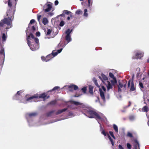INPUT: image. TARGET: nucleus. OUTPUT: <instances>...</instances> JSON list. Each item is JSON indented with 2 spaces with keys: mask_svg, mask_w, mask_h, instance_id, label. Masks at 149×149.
<instances>
[{
  "mask_svg": "<svg viewBox=\"0 0 149 149\" xmlns=\"http://www.w3.org/2000/svg\"><path fill=\"white\" fill-rule=\"evenodd\" d=\"M107 136L109 138V140H110V141L111 142V143L112 144V146H113L114 145V143L113 142V139L111 138V137L109 136V134H108V133H107Z\"/></svg>",
  "mask_w": 149,
  "mask_h": 149,
  "instance_id": "obj_23",
  "label": "nucleus"
},
{
  "mask_svg": "<svg viewBox=\"0 0 149 149\" xmlns=\"http://www.w3.org/2000/svg\"><path fill=\"white\" fill-rule=\"evenodd\" d=\"M130 119V120H132L134 119V117L133 116H130L129 117Z\"/></svg>",
  "mask_w": 149,
  "mask_h": 149,
  "instance_id": "obj_43",
  "label": "nucleus"
},
{
  "mask_svg": "<svg viewBox=\"0 0 149 149\" xmlns=\"http://www.w3.org/2000/svg\"><path fill=\"white\" fill-rule=\"evenodd\" d=\"M36 29L34 26H32L31 29V32H33Z\"/></svg>",
  "mask_w": 149,
  "mask_h": 149,
  "instance_id": "obj_40",
  "label": "nucleus"
},
{
  "mask_svg": "<svg viewBox=\"0 0 149 149\" xmlns=\"http://www.w3.org/2000/svg\"><path fill=\"white\" fill-rule=\"evenodd\" d=\"M102 88L104 91H106V88L104 86H102Z\"/></svg>",
  "mask_w": 149,
  "mask_h": 149,
  "instance_id": "obj_50",
  "label": "nucleus"
},
{
  "mask_svg": "<svg viewBox=\"0 0 149 149\" xmlns=\"http://www.w3.org/2000/svg\"><path fill=\"white\" fill-rule=\"evenodd\" d=\"M49 97V96H48L47 97V98H48V97Z\"/></svg>",
  "mask_w": 149,
  "mask_h": 149,
  "instance_id": "obj_60",
  "label": "nucleus"
},
{
  "mask_svg": "<svg viewBox=\"0 0 149 149\" xmlns=\"http://www.w3.org/2000/svg\"><path fill=\"white\" fill-rule=\"evenodd\" d=\"M144 78H144V77H143V78L142 79H143V80H144Z\"/></svg>",
  "mask_w": 149,
  "mask_h": 149,
  "instance_id": "obj_62",
  "label": "nucleus"
},
{
  "mask_svg": "<svg viewBox=\"0 0 149 149\" xmlns=\"http://www.w3.org/2000/svg\"><path fill=\"white\" fill-rule=\"evenodd\" d=\"M64 24H65L64 22L63 21H62L60 22L59 25L61 26H64Z\"/></svg>",
  "mask_w": 149,
  "mask_h": 149,
  "instance_id": "obj_38",
  "label": "nucleus"
},
{
  "mask_svg": "<svg viewBox=\"0 0 149 149\" xmlns=\"http://www.w3.org/2000/svg\"><path fill=\"white\" fill-rule=\"evenodd\" d=\"M118 148L119 149H124L123 146L120 145H119Z\"/></svg>",
  "mask_w": 149,
  "mask_h": 149,
  "instance_id": "obj_46",
  "label": "nucleus"
},
{
  "mask_svg": "<svg viewBox=\"0 0 149 149\" xmlns=\"http://www.w3.org/2000/svg\"><path fill=\"white\" fill-rule=\"evenodd\" d=\"M100 92V95L101 98L104 103H105L106 102V99L109 100V94H107V95H105L104 92L102 91V90L99 89Z\"/></svg>",
  "mask_w": 149,
  "mask_h": 149,
  "instance_id": "obj_6",
  "label": "nucleus"
},
{
  "mask_svg": "<svg viewBox=\"0 0 149 149\" xmlns=\"http://www.w3.org/2000/svg\"><path fill=\"white\" fill-rule=\"evenodd\" d=\"M52 32V30L50 29H48L46 33L47 35H49Z\"/></svg>",
  "mask_w": 149,
  "mask_h": 149,
  "instance_id": "obj_34",
  "label": "nucleus"
},
{
  "mask_svg": "<svg viewBox=\"0 0 149 149\" xmlns=\"http://www.w3.org/2000/svg\"><path fill=\"white\" fill-rule=\"evenodd\" d=\"M88 10L87 9H85L84 10V16L85 17H87L88 16V13H87Z\"/></svg>",
  "mask_w": 149,
  "mask_h": 149,
  "instance_id": "obj_27",
  "label": "nucleus"
},
{
  "mask_svg": "<svg viewBox=\"0 0 149 149\" xmlns=\"http://www.w3.org/2000/svg\"><path fill=\"white\" fill-rule=\"evenodd\" d=\"M60 87L58 86H56L54 87L53 89L52 90V91H55L56 90H57L58 91L59 90Z\"/></svg>",
  "mask_w": 149,
  "mask_h": 149,
  "instance_id": "obj_33",
  "label": "nucleus"
},
{
  "mask_svg": "<svg viewBox=\"0 0 149 149\" xmlns=\"http://www.w3.org/2000/svg\"><path fill=\"white\" fill-rule=\"evenodd\" d=\"M51 56H52V55L51 54H49L48 55L46 58H45L44 57H42L41 59L43 61L47 62L49 61L51 59L50 57Z\"/></svg>",
  "mask_w": 149,
  "mask_h": 149,
  "instance_id": "obj_14",
  "label": "nucleus"
},
{
  "mask_svg": "<svg viewBox=\"0 0 149 149\" xmlns=\"http://www.w3.org/2000/svg\"><path fill=\"white\" fill-rule=\"evenodd\" d=\"M147 62L149 63V58L147 59Z\"/></svg>",
  "mask_w": 149,
  "mask_h": 149,
  "instance_id": "obj_56",
  "label": "nucleus"
},
{
  "mask_svg": "<svg viewBox=\"0 0 149 149\" xmlns=\"http://www.w3.org/2000/svg\"><path fill=\"white\" fill-rule=\"evenodd\" d=\"M88 7H90L92 5V4H93L92 1H91V0H88Z\"/></svg>",
  "mask_w": 149,
  "mask_h": 149,
  "instance_id": "obj_30",
  "label": "nucleus"
},
{
  "mask_svg": "<svg viewBox=\"0 0 149 149\" xmlns=\"http://www.w3.org/2000/svg\"><path fill=\"white\" fill-rule=\"evenodd\" d=\"M63 49L62 48H61L59 50H58L56 52H55L54 51H53L51 54L52 55V56H51L50 58L51 59L52 58H53L55 56H56L58 53L61 52Z\"/></svg>",
  "mask_w": 149,
  "mask_h": 149,
  "instance_id": "obj_13",
  "label": "nucleus"
},
{
  "mask_svg": "<svg viewBox=\"0 0 149 149\" xmlns=\"http://www.w3.org/2000/svg\"><path fill=\"white\" fill-rule=\"evenodd\" d=\"M67 110V108H64L62 109L59 110L56 113V115H58L65 111Z\"/></svg>",
  "mask_w": 149,
  "mask_h": 149,
  "instance_id": "obj_20",
  "label": "nucleus"
},
{
  "mask_svg": "<svg viewBox=\"0 0 149 149\" xmlns=\"http://www.w3.org/2000/svg\"><path fill=\"white\" fill-rule=\"evenodd\" d=\"M99 78L101 80L103 83L106 85L107 90L109 91L112 87L110 82L108 81L107 77L103 74H102L101 76H99Z\"/></svg>",
  "mask_w": 149,
  "mask_h": 149,
  "instance_id": "obj_4",
  "label": "nucleus"
},
{
  "mask_svg": "<svg viewBox=\"0 0 149 149\" xmlns=\"http://www.w3.org/2000/svg\"><path fill=\"white\" fill-rule=\"evenodd\" d=\"M109 134H110V135H111V136L114 139H116V138L115 137V136H114V135H113V132H111V131H110L109 132Z\"/></svg>",
  "mask_w": 149,
  "mask_h": 149,
  "instance_id": "obj_36",
  "label": "nucleus"
},
{
  "mask_svg": "<svg viewBox=\"0 0 149 149\" xmlns=\"http://www.w3.org/2000/svg\"><path fill=\"white\" fill-rule=\"evenodd\" d=\"M139 86L142 88H143L142 83L140 81L139 83Z\"/></svg>",
  "mask_w": 149,
  "mask_h": 149,
  "instance_id": "obj_44",
  "label": "nucleus"
},
{
  "mask_svg": "<svg viewBox=\"0 0 149 149\" xmlns=\"http://www.w3.org/2000/svg\"><path fill=\"white\" fill-rule=\"evenodd\" d=\"M70 17H72V14H70Z\"/></svg>",
  "mask_w": 149,
  "mask_h": 149,
  "instance_id": "obj_58",
  "label": "nucleus"
},
{
  "mask_svg": "<svg viewBox=\"0 0 149 149\" xmlns=\"http://www.w3.org/2000/svg\"><path fill=\"white\" fill-rule=\"evenodd\" d=\"M48 21L47 19L45 17L44 18L42 19V23L45 25H46L48 23Z\"/></svg>",
  "mask_w": 149,
  "mask_h": 149,
  "instance_id": "obj_21",
  "label": "nucleus"
},
{
  "mask_svg": "<svg viewBox=\"0 0 149 149\" xmlns=\"http://www.w3.org/2000/svg\"><path fill=\"white\" fill-rule=\"evenodd\" d=\"M82 91L84 93H86V87H84L83 88H82L81 89Z\"/></svg>",
  "mask_w": 149,
  "mask_h": 149,
  "instance_id": "obj_42",
  "label": "nucleus"
},
{
  "mask_svg": "<svg viewBox=\"0 0 149 149\" xmlns=\"http://www.w3.org/2000/svg\"><path fill=\"white\" fill-rule=\"evenodd\" d=\"M93 81L94 83L95 84V85L97 86V87L98 88H100V86L98 84L97 80L95 78H93Z\"/></svg>",
  "mask_w": 149,
  "mask_h": 149,
  "instance_id": "obj_22",
  "label": "nucleus"
},
{
  "mask_svg": "<svg viewBox=\"0 0 149 149\" xmlns=\"http://www.w3.org/2000/svg\"><path fill=\"white\" fill-rule=\"evenodd\" d=\"M56 103V101L55 100H54L50 102V104H54Z\"/></svg>",
  "mask_w": 149,
  "mask_h": 149,
  "instance_id": "obj_45",
  "label": "nucleus"
},
{
  "mask_svg": "<svg viewBox=\"0 0 149 149\" xmlns=\"http://www.w3.org/2000/svg\"><path fill=\"white\" fill-rule=\"evenodd\" d=\"M104 119L101 121V120H100V123H98L100 124V130L101 132V133L103 134L104 136H107V133H108L106 132L103 129V127L101 125V124L100 123V121L101 122H103L106 119L105 117L104 116Z\"/></svg>",
  "mask_w": 149,
  "mask_h": 149,
  "instance_id": "obj_12",
  "label": "nucleus"
},
{
  "mask_svg": "<svg viewBox=\"0 0 149 149\" xmlns=\"http://www.w3.org/2000/svg\"><path fill=\"white\" fill-rule=\"evenodd\" d=\"M127 83V81H123L122 82L119 81V85L118 86V92H120L121 91V88L123 87L125 88L126 86V84Z\"/></svg>",
  "mask_w": 149,
  "mask_h": 149,
  "instance_id": "obj_8",
  "label": "nucleus"
},
{
  "mask_svg": "<svg viewBox=\"0 0 149 149\" xmlns=\"http://www.w3.org/2000/svg\"><path fill=\"white\" fill-rule=\"evenodd\" d=\"M72 29L70 30V29H68L65 32V33L66 35H70V33L72 31Z\"/></svg>",
  "mask_w": 149,
  "mask_h": 149,
  "instance_id": "obj_24",
  "label": "nucleus"
},
{
  "mask_svg": "<svg viewBox=\"0 0 149 149\" xmlns=\"http://www.w3.org/2000/svg\"><path fill=\"white\" fill-rule=\"evenodd\" d=\"M70 102L71 104H74L78 106L77 108L79 109V111H81L89 118H95L98 123H100L99 120L102 121L104 119V116L102 114L99 115L97 113L90 108L86 107L83 103L72 100Z\"/></svg>",
  "mask_w": 149,
  "mask_h": 149,
  "instance_id": "obj_1",
  "label": "nucleus"
},
{
  "mask_svg": "<svg viewBox=\"0 0 149 149\" xmlns=\"http://www.w3.org/2000/svg\"><path fill=\"white\" fill-rule=\"evenodd\" d=\"M6 36L5 33H3L2 36L3 41H5L6 40Z\"/></svg>",
  "mask_w": 149,
  "mask_h": 149,
  "instance_id": "obj_29",
  "label": "nucleus"
},
{
  "mask_svg": "<svg viewBox=\"0 0 149 149\" xmlns=\"http://www.w3.org/2000/svg\"><path fill=\"white\" fill-rule=\"evenodd\" d=\"M118 148L119 149H124L123 146L120 145H119Z\"/></svg>",
  "mask_w": 149,
  "mask_h": 149,
  "instance_id": "obj_47",
  "label": "nucleus"
},
{
  "mask_svg": "<svg viewBox=\"0 0 149 149\" xmlns=\"http://www.w3.org/2000/svg\"><path fill=\"white\" fill-rule=\"evenodd\" d=\"M41 15H38V18H37L38 20V21L39 22H40V20L41 18Z\"/></svg>",
  "mask_w": 149,
  "mask_h": 149,
  "instance_id": "obj_49",
  "label": "nucleus"
},
{
  "mask_svg": "<svg viewBox=\"0 0 149 149\" xmlns=\"http://www.w3.org/2000/svg\"><path fill=\"white\" fill-rule=\"evenodd\" d=\"M81 1H83L84 0H79Z\"/></svg>",
  "mask_w": 149,
  "mask_h": 149,
  "instance_id": "obj_61",
  "label": "nucleus"
},
{
  "mask_svg": "<svg viewBox=\"0 0 149 149\" xmlns=\"http://www.w3.org/2000/svg\"><path fill=\"white\" fill-rule=\"evenodd\" d=\"M127 136L130 137H132V135L131 133L128 132L127 134Z\"/></svg>",
  "mask_w": 149,
  "mask_h": 149,
  "instance_id": "obj_41",
  "label": "nucleus"
},
{
  "mask_svg": "<svg viewBox=\"0 0 149 149\" xmlns=\"http://www.w3.org/2000/svg\"><path fill=\"white\" fill-rule=\"evenodd\" d=\"M36 115V113H32L26 114V117L29 123V125L30 126H31L32 125L31 121V119L33 117L35 116Z\"/></svg>",
  "mask_w": 149,
  "mask_h": 149,
  "instance_id": "obj_7",
  "label": "nucleus"
},
{
  "mask_svg": "<svg viewBox=\"0 0 149 149\" xmlns=\"http://www.w3.org/2000/svg\"><path fill=\"white\" fill-rule=\"evenodd\" d=\"M134 143V149H140L139 144L136 139H135Z\"/></svg>",
  "mask_w": 149,
  "mask_h": 149,
  "instance_id": "obj_15",
  "label": "nucleus"
},
{
  "mask_svg": "<svg viewBox=\"0 0 149 149\" xmlns=\"http://www.w3.org/2000/svg\"><path fill=\"white\" fill-rule=\"evenodd\" d=\"M54 112V111H51V112H49V113H48V114H47V116H49L50 115H51V114Z\"/></svg>",
  "mask_w": 149,
  "mask_h": 149,
  "instance_id": "obj_52",
  "label": "nucleus"
},
{
  "mask_svg": "<svg viewBox=\"0 0 149 149\" xmlns=\"http://www.w3.org/2000/svg\"><path fill=\"white\" fill-rule=\"evenodd\" d=\"M113 127L116 132L118 133V126L115 124H113Z\"/></svg>",
  "mask_w": 149,
  "mask_h": 149,
  "instance_id": "obj_26",
  "label": "nucleus"
},
{
  "mask_svg": "<svg viewBox=\"0 0 149 149\" xmlns=\"http://www.w3.org/2000/svg\"><path fill=\"white\" fill-rule=\"evenodd\" d=\"M110 81L111 83V84L110 83V84L112 86L111 88H110V89H112L113 86L114 85L116 84L117 81L116 78H115L113 79V80H111Z\"/></svg>",
  "mask_w": 149,
  "mask_h": 149,
  "instance_id": "obj_18",
  "label": "nucleus"
},
{
  "mask_svg": "<svg viewBox=\"0 0 149 149\" xmlns=\"http://www.w3.org/2000/svg\"><path fill=\"white\" fill-rule=\"evenodd\" d=\"M58 3V1L56 0L55 1L54 4L55 5H57Z\"/></svg>",
  "mask_w": 149,
  "mask_h": 149,
  "instance_id": "obj_51",
  "label": "nucleus"
},
{
  "mask_svg": "<svg viewBox=\"0 0 149 149\" xmlns=\"http://www.w3.org/2000/svg\"><path fill=\"white\" fill-rule=\"evenodd\" d=\"M35 22V20L34 19H32V20H31L30 21V22L29 24V26L26 31L27 35H28L29 34V32L28 31V29L29 28L30 26L31 25V24L33 23L34 22Z\"/></svg>",
  "mask_w": 149,
  "mask_h": 149,
  "instance_id": "obj_17",
  "label": "nucleus"
},
{
  "mask_svg": "<svg viewBox=\"0 0 149 149\" xmlns=\"http://www.w3.org/2000/svg\"><path fill=\"white\" fill-rule=\"evenodd\" d=\"M130 105H129L128 106V107H129V106H130Z\"/></svg>",
  "mask_w": 149,
  "mask_h": 149,
  "instance_id": "obj_64",
  "label": "nucleus"
},
{
  "mask_svg": "<svg viewBox=\"0 0 149 149\" xmlns=\"http://www.w3.org/2000/svg\"><path fill=\"white\" fill-rule=\"evenodd\" d=\"M148 75L149 76V72H148Z\"/></svg>",
  "mask_w": 149,
  "mask_h": 149,
  "instance_id": "obj_63",
  "label": "nucleus"
},
{
  "mask_svg": "<svg viewBox=\"0 0 149 149\" xmlns=\"http://www.w3.org/2000/svg\"><path fill=\"white\" fill-rule=\"evenodd\" d=\"M60 16H62V17H65V14L63 13L61 14V15H59Z\"/></svg>",
  "mask_w": 149,
  "mask_h": 149,
  "instance_id": "obj_54",
  "label": "nucleus"
},
{
  "mask_svg": "<svg viewBox=\"0 0 149 149\" xmlns=\"http://www.w3.org/2000/svg\"><path fill=\"white\" fill-rule=\"evenodd\" d=\"M52 7V4L50 2L47 3L44 6L43 10L45 12H47L50 10Z\"/></svg>",
  "mask_w": 149,
  "mask_h": 149,
  "instance_id": "obj_9",
  "label": "nucleus"
},
{
  "mask_svg": "<svg viewBox=\"0 0 149 149\" xmlns=\"http://www.w3.org/2000/svg\"><path fill=\"white\" fill-rule=\"evenodd\" d=\"M127 86L130 88V91H134L135 89V88L132 81L131 80H129L127 84Z\"/></svg>",
  "mask_w": 149,
  "mask_h": 149,
  "instance_id": "obj_11",
  "label": "nucleus"
},
{
  "mask_svg": "<svg viewBox=\"0 0 149 149\" xmlns=\"http://www.w3.org/2000/svg\"><path fill=\"white\" fill-rule=\"evenodd\" d=\"M27 44L32 51H35L39 47V41L37 38H34L32 34L30 33L27 38Z\"/></svg>",
  "mask_w": 149,
  "mask_h": 149,
  "instance_id": "obj_3",
  "label": "nucleus"
},
{
  "mask_svg": "<svg viewBox=\"0 0 149 149\" xmlns=\"http://www.w3.org/2000/svg\"><path fill=\"white\" fill-rule=\"evenodd\" d=\"M22 91H19L17 92V94L15 95L13 97V99L15 100H20L21 101V102L24 103H27V102H37L39 101V100L36 101V99L37 100L39 99V98H43L45 100V97H46L45 93H43L39 96L38 95L36 94L33 96L29 97L27 99L25 97H24V98H23V100H22V96L21 95V93H22Z\"/></svg>",
  "mask_w": 149,
  "mask_h": 149,
  "instance_id": "obj_2",
  "label": "nucleus"
},
{
  "mask_svg": "<svg viewBox=\"0 0 149 149\" xmlns=\"http://www.w3.org/2000/svg\"><path fill=\"white\" fill-rule=\"evenodd\" d=\"M95 102L96 103H99L100 105L102 106L103 105L100 102L99 98L98 97H96V99L95 100Z\"/></svg>",
  "mask_w": 149,
  "mask_h": 149,
  "instance_id": "obj_25",
  "label": "nucleus"
},
{
  "mask_svg": "<svg viewBox=\"0 0 149 149\" xmlns=\"http://www.w3.org/2000/svg\"><path fill=\"white\" fill-rule=\"evenodd\" d=\"M65 40L68 42L67 44L70 42L72 40L71 35H66L65 37Z\"/></svg>",
  "mask_w": 149,
  "mask_h": 149,
  "instance_id": "obj_19",
  "label": "nucleus"
},
{
  "mask_svg": "<svg viewBox=\"0 0 149 149\" xmlns=\"http://www.w3.org/2000/svg\"><path fill=\"white\" fill-rule=\"evenodd\" d=\"M109 77L112 79L116 78L114 76L113 74L111 72H109Z\"/></svg>",
  "mask_w": 149,
  "mask_h": 149,
  "instance_id": "obj_32",
  "label": "nucleus"
},
{
  "mask_svg": "<svg viewBox=\"0 0 149 149\" xmlns=\"http://www.w3.org/2000/svg\"><path fill=\"white\" fill-rule=\"evenodd\" d=\"M143 111L147 112L148 111V107L146 106H145L142 109Z\"/></svg>",
  "mask_w": 149,
  "mask_h": 149,
  "instance_id": "obj_31",
  "label": "nucleus"
},
{
  "mask_svg": "<svg viewBox=\"0 0 149 149\" xmlns=\"http://www.w3.org/2000/svg\"><path fill=\"white\" fill-rule=\"evenodd\" d=\"M70 19V17H68L67 18V19L68 20H69Z\"/></svg>",
  "mask_w": 149,
  "mask_h": 149,
  "instance_id": "obj_55",
  "label": "nucleus"
},
{
  "mask_svg": "<svg viewBox=\"0 0 149 149\" xmlns=\"http://www.w3.org/2000/svg\"><path fill=\"white\" fill-rule=\"evenodd\" d=\"M81 11L80 10H79L76 11V13L77 14H80L81 13Z\"/></svg>",
  "mask_w": 149,
  "mask_h": 149,
  "instance_id": "obj_39",
  "label": "nucleus"
},
{
  "mask_svg": "<svg viewBox=\"0 0 149 149\" xmlns=\"http://www.w3.org/2000/svg\"><path fill=\"white\" fill-rule=\"evenodd\" d=\"M50 14V15L51 16H52V13H51Z\"/></svg>",
  "mask_w": 149,
  "mask_h": 149,
  "instance_id": "obj_59",
  "label": "nucleus"
},
{
  "mask_svg": "<svg viewBox=\"0 0 149 149\" xmlns=\"http://www.w3.org/2000/svg\"><path fill=\"white\" fill-rule=\"evenodd\" d=\"M93 88L92 86H90L89 87V93L91 94H92L93 93Z\"/></svg>",
  "mask_w": 149,
  "mask_h": 149,
  "instance_id": "obj_28",
  "label": "nucleus"
},
{
  "mask_svg": "<svg viewBox=\"0 0 149 149\" xmlns=\"http://www.w3.org/2000/svg\"><path fill=\"white\" fill-rule=\"evenodd\" d=\"M69 116H71V117H73V116H74L73 115L72 113L71 112H69Z\"/></svg>",
  "mask_w": 149,
  "mask_h": 149,
  "instance_id": "obj_53",
  "label": "nucleus"
},
{
  "mask_svg": "<svg viewBox=\"0 0 149 149\" xmlns=\"http://www.w3.org/2000/svg\"><path fill=\"white\" fill-rule=\"evenodd\" d=\"M135 55L133 56L132 58L133 59H140L141 57L143 56L144 55V52L142 51H135Z\"/></svg>",
  "mask_w": 149,
  "mask_h": 149,
  "instance_id": "obj_5",
  "label": "nucleus"
},
{
  "mask_svg": "<svg viewBox=\"0 0 149 149\" xmlns=\"http://www.w3.org/2000/svg\"><path fill=\"white\" fill-rule=\"evenodd\" d=\"M127 148L128 149H131V145L128 143H127Z\"/></svg>",
  "mask_w": 149,
  "mask_h": 149,
  "instance_id": "obj_37",
  "label": "nucleus"
},
{
  "mask_svg": "<svg viewBox=\"0 0 149 149\" xmlns=\"http://www.w3.org/2000/svg\"><path fill=\"white\" fill-rule=\"evenodd\" d=\"M65 87H67L69 88H73L74 90H77L78 88V87L77 86L73 84H72L68 86H65L63 87V88Z\"/></svg>",
  "mask_w": 149,
  "mask_h": 149,
  "instance_id": "obj_16",
  "label": "nucleus"
},
{
  "mask_svg": "<svg viewBox=\"0 0 149 149\" xmlns=\"http://www.w3.org/2000/svg\"><path fill=\"white\" fill-rule=\"evenodd\" d=\"M14 1H15V2L16 5V0H9L8 1V5L9 7H10V9L7 11V12L10 10V15L11 12H13L14 13V12L15 10L14 9V8H11V7L12 6V3Z\"/></svg>",
  "mask_w": 149,
  "mask_h": 149,
  "instance_id": "obj_10",
  "label": "nucleus"
},
{
  "mask_svg": "<svg viewBox=\"0 0 149 149\" xmlns=\"http://www.w3.org/2000/svg\"><path fill=\"white\" fill-rule=\"evenodd\" d=\"M63 13L65 14H67V15H68V14H69L70 13H71V12H70V11H68V10H64Z\"/></svg>",
  "mask_w": 149,
  "mask_h": 149,
  "instance_id": "obj_35",
  "label": "nucleus"
},
{
  "mask_svg": "<svg viewBox=\"0 0 149 149\" xmlns=\"http://www.w3.org/2000/svg\"><path fill=\"white\" fill-rule=\"evenodd\" d=\"M122 112H125V111L124 110H122L121 111Z\"/></svg>",
  "mask_w": 149,
  "mask_h": 149,
  "instance_id": "obj_57",
  "label": "nucleus"
},
{
  "mask_svg": "<svg viewBox=\"0 0 149 149\" xmlns=\"http://www.w3.org/2000/svg\"><path fill=\"white\" fill-rule=\"evenodd\" d=\"M36 35L37 36H40V33L39 32L36 33Z\"/></svg>",
  "mask_w": 149,
  "mask_h": 149,
  "instance_id": "obj_48",
  "label": "nucleus"
}]
</instances>
